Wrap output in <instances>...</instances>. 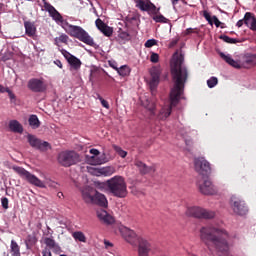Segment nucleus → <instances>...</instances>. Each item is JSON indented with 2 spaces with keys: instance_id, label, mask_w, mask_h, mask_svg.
<instances>
[{
  "instance_id": "obj_1",
  "label": "nucleus",
  "mask_w": 256,
  "mask_h": 256,
  "mask_svg": "<svg viewBox=\"0 0 256 256\" xmlns=\"http://www.w3.org/2000/svg\"><path fill=\"white\" fill-rule=\"evenodd\" d=\"M171 75L174 86L170 92V105L164 106L160 110L159 119L165 120L170 117L173 107L179 105L181 95L185 89L187 79H189V70L183 65V58L179 57L171 65Z\"/></svg>"
},
{
  "instance_id": "obj_2",
  "label": "nucleus",
  "mask_w": 256,
  "mask_h": 256,
  "mask_svg": "<svg viewBox=\"0 0 256 256\" xmlns=\"http://www.w3.org/2000/svg\"><path fill=\"white\" fill-rule=\"evenodd\" d=\"M229 233L215 227H202L200 229V240L207 246L209 251L215 249L220 256L229 255Z\"/></svg>"
},
{
  "instance_id": "obj_3",
  "label": "nucleus",
  "mask_w": 256,
  "mask_h": 256,
  "mask_svg": "<svg viewBox=\"0 0 256 256\" xmlns=\"http://www.w3.org/2000/svg\"><path fill=\"white\" fill-rule=\"evenodd\" d=\"M65 25V31L66 33H68V35H70V37L78 39V41L85 43V45L95 47V40H93V37H91V35H89V33L85 31L83 27L69 24V22H66Z\"/></svg>"
},
{
  "instance_id": "obj_4",
  "label": "nucleus",
  "mask_w": 256,
  "mask_h": 256,
  "mask_svg": "<svg viewBox=\"0 0 256 256\" xmlns=\"http://www.w3.org/2000/svg\"><path fill=\"white\" fill-rule=\"evenodd\" d=\"M107 187L114 197H118L119 199L127 197V183L123 176H114L107 180Z\"/></svg>"
},
{
  "instance_id": "obj_5",
  "label": "nucleus",
  "mask_w": 256,
  "mask_h": 256,
  "mask_svg": "<svg viewBox=\"0 0 256 256\" xmlns=\"http://www.w3.org/2000/svg\"><path fill=\"white\" fill-rule=\"evenodd\" d=\"M14 173H17L21 179H25L30 185H34V187H39L40 189H45V182L41 181L35 174L27 171L25 168L21 166H12Z\"/></svg>"
},
{
  "instance_id": "obj_6",
  "label": "nucleus",
  "mask_w": 256,
  "mask_h": 256,
  "mask_svg": "<svg viewBox=\"0 0 256 256\" xmlns=\"http://www.w3.org/2000/svg\"><path fill=\"white\" fill-rule=\"evenodd\" d=\"M58 163L62 167H71V165H77L81 163V156L76 151H62L58 154Z\"/></svg>"
},
{
  "instance_id": "obj_7",
  "label": "nucleus",
  "mask_w": 256,
  "mask_h": 256,
  "mask_svg": "<svg viewBox=\"0 0 256 256\" xmlns=\"http://www.w3.org/2000/svg\"><path fill=\"white\" fill-rule=\"evenodd\" d=\"M186 214L189 215V217H195L196 219H215V211L199 206L187 208Z\"/></svg>"
},
{
  "instance_id": "obj_8",
  "label": "nucleus",
  "mask_w": 256,
  "mask_h": 256,
  "mask_svg": "<svg viewBox=\"0 0 256 256\" xmlns=\"http://www.w3.org/2000/svg\"><path fill=\"white\" fill-rule=\"evenodd\" d=\"M136 9L148 13V15H157L161 8H158L151 0H134Z\"/></svg>"
},
{
  "instance_id": "obj_9",
  "label": "nucleus",
  "mask_w": 256,
  "mask_h": 256,
  "mask_svg": "<svg viewBox=\"0 0 256 256\" xmlns=\"http://www.w3.org/2000/svg\"><path fill=\"white\" fill-rule=\"evenodd\" d=\"M194 169L202 177H209L211 175V164L203 157L194 159Z\"/></svg>"
},
{
  "instance_id": "obj_10",
  "label": "nucleus",
  "mask_w": 256,
  "mask_h": 256,
  "mask_svg": "<svg viewBox=\"0 0 256 256\" xmlns=\"http://www.w3.org/2000/svg\"><path fill=\"white\" fill-rule=\"evenodd\" d=\"M230 207L236 215H241V216L247 215L249 211L245 201H243L241 198L235 195L231 196L230 198Z\"/></svg>"
},
{
  "instance_id": "obj_11",
  "label": "nucleus",
  "mask_w": 256,
  "mask_h": 256,
  "mask_svg": "<svg viewBox=\"0 0 256 256\" xmlns=\"http://www.w3.org/2000/svg\"><path fill=\"white\" fill-rule=\"evenodd\" d=\"M155 246L151 240L145 237H138V255L139 256H149V253H155Z\"/></svg>"
},
{
  "instance_id": "obj_12",
  "label": "nucleus",
  "mask_w": 256,
  "mask_h": 256,
  "mask_svg": "<svg viewBox=\"0 0 256 256\" xmlns=\"http://www.w3.org/2000/svg\"><path fill=\"white\" fill-rule=\"evenodd\" d=\"M26 139L30 147H32L33 149H37L38 151H47V149H51V145L49 144V142L42 141L33 134H27Z\"/></svg>"
},
{
  "instance_id": "obj_13",
  "label": "nucleus",
  "mask_w": 256,
  "mask_h": 256,
  "mask_svg": "<svg viewBox=\"0 0 256 256\" xmlns=\"http://www.w3.org/2000/svg\"><path fill=\"white\" fill-rule=\"evenodd\" d=\"M197 187L202 195H217V188L208 178L198 180Z\"/></svg>"
},
{
  "instance_id": "obj_14",
  "label": "nucleus",
  "mask_w": 256,
  "mask_h": 256,
  "mask_svg": "<svg viewBox=\"0 0 256 256\" xmlns=\"http://www.w3.org/2000/svg\"><path fill=\"white\" fill-rule=\"evenodd\" d=\"M42 4H40V7H42V11H47L49 13V16L55 21L56 23H63V16L57 9L54 8L51 3L47 2V0H41Z\"/></svg>"
},
{
  "instance_id": "obj_15",
  "label": "nucleus",
  "mask_w": 256,
  "mask_h": 256,
  "mask_svg": "<svg viewBox=\"0 0 256 256\" xmlns=\"http://www.w3.org/2000/svg\"><path fill=\"white\" fill-rule=\"evenodd\" d=\"M150 91L151 93H155L157 86L159 85V81L161 79V67L154 66L150 69Z\"/></svg>"
},
{
  "instance_id": "obj_16",
  "label": "nucleus",
  "mask_w": 256,
  "mask_h": 256,
  "mask_svg": "<svg viewBox=\"0 0 256 256\" xmlns=\"http://www.w3.org/2000/svg\"><path fill=\"white\" fill-rule=\"evenodd\" d=\"M119 231H120L123 239H125V241H127V243H130V245H135V243L138 242L139 236H137L135 231H133L125 226H121L119 228Z\"/></svg>"
},
{
  "instance_id": "obj_17",
  "label": "nucleus",
  "mask_w": 256,
  "mask_h": 256,
  "mask_svg": "<svg viewBox=\"0 0 256 256\" xmlns=\"http://www.w3.org/2000/svg\"><path fill=\"white\" fill-rule=\"evenodd\" d=\"M28 89L33 93H43L47 87L42 79L32 78L28 81Z\"/></svg>"
},
{
  "instance_id": "obj_18",
  "label": "nucleus",
  "mask_w": 256,
  "mask_h": 256,
  "mask_svg": "<svg viewBox=\"0 0 256 256\" xmlns=\"http://www.w3.org/2000/svg\"><path fill=\"white\" fill-rule=\"evenodd\" d=\"M97 193V190H95L91 186H86L81 190V195L84 203H87L88 205H92L93 199L95 198V195Z\"/></svg>"
},
{
  "instance_id": "obj_19",
  "label": "nucleus",
  "mask_w": 256,
  "mask_h": 256,
  "mask_svg": "<svg viewBox=\"0 0 256 256\" xmlns=\"http://www.w3.org/2000/svg\"><path fill=\"white\" fill-rule=\"evenodd\" d=\"M95 25L97 29L105 35V37H111V35H113V28L103 22L100 18L96 19Z\"/></svg>"
},
{
  "instance_id": "obj_20",
  "label": "nucleus",
  "mask_w": 256,
  "mask_h": 256,
  "mask_svg": "<svg viewBox=\"0 0 256 256\" xmlns=\"http://www.w3.org/2000/svg\"><path fill=\"white\" fill-rule=\"evenodd\" d=\"M135 166L137 167L141 175H148V173H155V171H157L155 165L147 166V164L143 163L140 160L135 161Z\"/></svg>"
},
{
  "instance_id": "obj_21",
  "label": "nucleus",
  "mask_w": 256,
  "mask_h": 256,
  "mask_svg": "<svg viewBox=\"0 0 256 256\" xmlns=\"http://www.w3.org/2000/svg\"><path fill=\"white\" fill-rule=\"evenodd\" d=\"M64 57L68 61L72 69H74L75 71L81 69V60L79 58L75 57L73 54L69 52H66V54H64Z\"/></svg>"
},
{
  "instance_id": "obj_22",
  "label": "nucleus",
  "mask_w": 256,
  "mask_h": 256,
  "mask_svg": "<svg viewBox=\"0 0 256 256\" xmlns=\"http://www.w3.org/2000/svg\"><path fill=\"white\" fill-rule=\"evenodd\" d=\"M97 217L100 219V221H102V223H105L106 225H113V223H115V218H113V216H111L105 210L97 211Z\"/></svg>"
},
{
  "instance_id": "obj_23",
  "label": "nucleus",
  "mask_w": 256,
  "mask_h": 256,
  "mask_svg": "<svg viewBox=\"0 0 256 256\" xmlns=\"http://www.w3.org/2000/svg\"><path fill=\"white\" fill-rule=\"evenodd\" d=\"M92 205H99V207H107V205H109V202L107 201V197H105V194H101L99 193V191L96 190V194H94Z\"/></svg>"
},
{
  "instance_id": "obj_24",
  "label": "nucleus",
  "mask_w": 256,
  "mask_h": 256,
  "mask_svg": "<svg viewBox=\"0 0 256 256\" xmlns=\"http://www.w3.org/2000/svg\"><path fill=\"white\" fill-rule=\"evenodd\" d=\"M25 33L28 37H35L37 35V27H35V23L31 21L24 22Z\"/></svg>"
},
{
  "instance_id": "obj_25",
  "label": "nucleus",
  "mask_w": 256,
  "mask_h": 256,
  "mask_svg": "<svg viewBox=\"0 0 256 256\" xmlns=\"http://www.w3.org/2000/svg\"><path fill=\"white\" fill-rule=\"evenodd\" d=\"M8 128L12 133H18L21 135L24 131L23 125L19 123L18 120H10L8 123Z\"/></svg>"
},
{
  "instance_id": "obj_26",
  "label": "nucleus",
  "mask_w": 256,
  "mask_h": 256,
  "mask_svg": "<svg viewBox=\"0 0 256 256\" xmlns=\"http://www.w3.org/2000/svg\"><path fill=\"white\" fill-rule=\"evenodd\" d=\"M44 243L46 244V248L50 251L52 250L54 253H59L61 251V247L57 242H55V239L46 237L44 238Z\"/></svg>"
},
{
  "instance_id": "obj_27",
  "label": "nucleus",
  "mask_w": 256,
  "mask_h": 256,
  "mask_svg": "<svg viewBox=\"0 0 256 256\" xmlns=\"http://www.w3.org/2000/svg\"><path fill=\"white\" fill-rule=\"evenodd\" d=\"M244 23L247 25V27H250L252 31H256V18L253 17L251 12H247L244 15Z\"/></svg>"
},
{
  "instance_id": "obj_28",
  "label": "nucleus",
  "mask_w": 256,
  "mask_h": 256,
  "mask_svg": "<svg viewBox=\"0 0 256 256\" xmlns=\"http://www.w3.org/2000/svg\"><path fill=\"white\" fill-rule=\"evenodd\" d=\"M90 153L91 155H94V156H91L89 160L91 165H103V163H105V160L101 158H97V156L100 154L99 150L92 148L90 149Z\"/></svg>"
},
{
  "instance_id": "obj_29",
  "label": "nucleus",
  "mask_w": 256,
  "mask_h": 256,
  "mask_svg": "<svg viewBox=\"0 0 256 256\" xmlns=\"http://www.w3.org/2000/svg\"><path fill=\"white\" fill-rule=\"evenodd\" d=\"M203 17L208 21L209 25H213L214 23L215 27H221V21H219V18H217V16L211 17V14L207 10L203 11Z\"/></svg>"
},
{
  "instance_id": "obj_30",
  "label": "nucleus",
  "mask_w": 256,
  "mask_h": 256,
  "mask_svg": "<svg viewBox=\"0 0 256 256\" xmlns=\"http://www.w3.org/2000/svg\"><path fill=\"white\" fill-rule=\"evenodd\" d=\"M28 123L32 129H39V127H41V122L35 114L30 115Z\"/></svg>"
},
{
  "instance_id": "obj_31",
  "label": "nucleus",
  "mask_w": 256,
  "mask_h": 256,
  "mask_svg": "<svg viewBox=\"0 0 256 256\" xmlns=\"http://www.w3.org/2000/svg\"><path fill=\"white\" fill-rule=\"evenodd\" d=\"M10 253L12 256H21V247L15 240H11Z\"/></svg>"
},
{
  "instance_id": "obj_32",
  "label": "nucleus",
  "mask_w": 256,
  "mask_h": 256,
  "mask_svg": "<svg viewBox=\"0 0 256 256\" xmlns=\"http://www.w3.org/2000/svg\"><path fill=\"white\" fill-rule=\"evenodd\" d=\"M61 43L67 45L69 43V36L67 34H61L59 37L54 38V45L60 47Z\"/></svg>"
},
{
  "instance_id": "obj_33",
  "label": "nucleus",
  "mask_w": 256,
  "mask_h": 256,
  "mask_svg": "<svg viewBox=\"0 0 256 256\" xmlns=\"http://www.w3.org/2000/svg\"><path fill=\"white\" fill-rule=\"evenodd\" d=\"M114 69L119 75H121V77H128L131 73V68L127 65L121 66L120 68L114 67Z\"/></svg>"
},
{
  "instance_id": "obj_34",
  "label": "nucleus",
  "mask_w": 256,
  "mask_h": 256,
  "mask_svg": "<svg viewBox=\"0 0 256 256\" xmlns=\"http://www.w3.org/2000/svg\"><path fill=\"white\" fill-rule=\"evenodd\" d=\"M220 57L221 59H224L228 63V65H231V67H236V68L239 67V63H237V61H235L229 55H225V53L221 52Z\"/></svg>"
},
{
  "instance_id": "obj_35",
  "label": "nucleus",
  "mask_w": 256,
  "mask_h": 256,
  "mask_svg": "<svg viewBox=\"0 0 256 256\" xmlns=\"http://www.w3.org/2000/svg\"><path fill=\"white\" fill-rule=\"evenodd\" d=\"M72 237L75 239V241H79L80 243H87V237L81 231L73 232Z\"/></svg>"
},
{
  "instance_id": "obj_36",
  "label": "nucleus",
  "mask_w": 256,
  "mask_h": 256,
  "mask_svg": "<svg viewBox=\"0 0 256 256\" xmlns=\"http://www.w3.org/2000/svg\"><path fill=\"white\" fill-rule=\"evenodd\" d=\"M219 39L224 41V43H229L230 45H235L237 43H242L243 42V41H241L239 39L231 38V37H229L227 35H220Z\"/></svg>"
},
{
  "instance_id": "obj_37",
  "label": "nucleus",
  "mask_w": 256,
  "mask_h": 256,
  "mask_svg": "<svg viewBox=\"0 0 256 256\" xmlns=\"http://www.w3.org/2000/svg\"><path fill=\"white\" fill-rule=\"evenodd\" d=\"M153 21H155V23H168L169 19H167L165 16H163V14H161V12H159L158 14H151Z\"/></svg>"
},
{
  "instance_id": "obj_38",
  "label": "nucleus",
  "mask_w": 256,
  "mask_h": 256,
  "mask_svg": "<svg viewBox=\"0 0 256 256\" xmlns=\"http://www.w3.org/2000/svg\"><path fill=\"white\" fill-rule=\"evenodd\" d=\"M99 175H105V177H109L110 175H113L114 170L111 167H105L98 169Z\"/></svg>"
},
{
  "instance_id": "obj_39",
  "label": "nucleus",
  "mask_w": 256,
  "mask_h": 256,
  "mask_svg": "<svg viewBox=\"0 0 256 256\" xmlns=\"http://www.w3.org/2000/svg\"><path fill=\"white\" fill-rule=\"evenodd\" d=\"M112 147H113L114 151H116V153H117L120 157H122V159H125V158L127 157V151L122 150L121 147H119V146H117V145H115V144H114Z\"/></svg>"
},
{
  "instance_id": "obj_40",
  "label": "nucleus",
  "mask_w": 256,
  "mask_h": 256,
  "mask_svg": "<svg viewBox=\"0 0 256 256\" xmlns=\"http://www.w3.org/2000/svg\"><path fill=\"white\" fill-rule=\"evenodd\" d=\"M217 83H219V80L215 76H212L210 79L207 80V85L209 89H213V87H215Z\"/></svg>"
},
{
  "instance_id": "obj_41",
  "label": "nucleus",
  "mask_w": 256,
  "mask_h": 256,
  "mask_svg": "<svg viewBox=\"0 0 256 256\" xmlns=\"http://www.w3.org/2000/svg\"><path fill=\"white\" fill-rule=\"evenodd\" d=\"M5 93H8V97L11 103H15L17 101V96L15 95V93H13V91H11V89H9V87H6Z\"/></svg>"
},
{
  "instance_id": "obj_42",
  "label": "nucleus",
  "mask_w": 256,
  "mask_h": 256,
  "mask_svg": "<svg viewBox=\"0 0 256 256\" xmlns=\"http://www.w3.org/2000/svg\"><path fill=\"white\" fill-rule=\"evenodd\" d=\"M118 37L122 39L123 41H130L131 40V35L128 34V32L125 31H120Z\"/></svg>"
},
{
  "instance_id": "obj_43",
  "label": "nucleus",
  "mask_w": 256,
  "mask_h": 256,
  "mask_svg": "<svg viewBox=\"0 0 256 256\" xmlns=\"http://www.w3.org/2000/svg\"><path fill=\"white\" fill-rule=\"evenodd\" d=\"M155 45H157V40L156 39H149L144 44L146 49H151V47H155Z\"/></svg>"
},
{
  "instance_id": "obj_44",
  "label": "nucleus",
  "mask_w": 256,
  "mask_h": 256,
  "mask_svg": "<svg viewBox=\"0 0 256 256\" xmlns=\"http://www.w3.org/2000/svg\"><path fill=\"white\" fill-rule=\"evenodd\" d=\"M36 242L37 240L35 239V236L28 235L25 244H26V247H29V245H35Z\"/></svg>"
},
{
  "instance_id": "obj_45",
  "label": "nucleus",
  "mask_w": 256,
  "mask_h": 256,
  "mask_svg": "<svg viewBox=\"0 0 256 256\" xmlns=\"http://www.w3.org/2000/svg\"><path fill=\"white\" fill-rule=\"evenodd\" d=\"M150 61L151 63H159V54L151 52Z\"/></svg>"
},
{
  "instance_id": "obj_46",
  "label": "nucleus",
  "mask_w": 256,
  "mask_h": 256,
  "mask_svg": "<svg viewBox=\"0 0 256 256\" xmlns=\"http://www.w3.org/2000/svg\"><path fill=\"white\" fill-rule=\"evenodd\" d=\"M98 99L101 102L102 107H104L105 109H109V102H107V100L103 99L101 95H98Z\"/></svg>"
},
{
  "instance_id": "obj_47",
  "label": "nucleus",
  "mask_w": 256,
  "mask_h": 256,
  "mask_svg": "<svg viewBox=\"0 0 256 256\" xmlns=\"http://www.w3.org/2000/svg\"><path fill=\"white\" fill-rule=\"evenodd\" d=\"M1 204L3 209H9V199L7 197L1 198Z\"/></svg>"
},
{
  "instance_id": "obj_48",
  "label": "nucleus",
  "mask_w": 256,
  "mask_h": 256,
  "mask_svg": "<svg viewBox=\"0 0 256 256\" xmlns=\"http://www.w3.org/2000/svg\"><path fill=\"white\" fill-rule=\"evenodd\" d=\"M42 256H52L51 250L49 248H45L42 250Z\"/></svg>"
},
{
  "instance_id": "obj_49",
  "label": "nucleus",
  "mask_w": 256,
  "mask_h": 256,
  "mask_svg": "<svg viewBox=\"0 0 256 256\" xmlns=\"http://www.w3.org/2000/svg\"><path fill=\"white\" fill-rule=\"evenodd\" d=\"M146 109H148V111H150V113H155V105L153 103L146 106Z\"/></svg>"
},
{
  "instance_id": "obj_50",
  "label": "nucleus",
  "mask_w": 256,
  "mask_h": 256,
  "mask_svg": "<svg viewBox=\"0 0 256 256\" xmlns=\"http://www.w3.org/2000/svg\"><path fill=\"white\" fill-rule=\"evenodd\" d=\"M48 187H53V189H57V182L49 181L47 182Z\"/></svg>"
},
{
  "instance_id": "obj_51",
  "label": "nucleus",
  "mask_w": 256,
  "mask_h": 256,
  "mask_svg": "<svg viewBox=\"0 0 256 256\" xmlns=\"http://www.w3.org/2000/svg\"><path fill=\"white\" fill-rule=\"evenodd\" d=\"M247 61L248 63H253V65H256V55H252Z\"/></svg>"
},
{
  "instance_id": "obj_52",
  "label": "nucleus",
  "mask_w": 256,
  "mask_h": 256,
  "mask_svg": "<svg viewBox=\"0 0 256 256\" xmlns=\"http://www.w3.org/2000/svg\"><path fill=\"white\" fill-rule=\"evenodd\" d=\"M54 63L57 65V67H59V69H63V63H61V60H56Z\"/></svg>"
},
{
  "instance_id": "obj_53",
  "label": "nucleus",
  "mask_w": 256,
  "mask_h": 256,
  "mask_svg": "<svg viewBox=\"0 0 256 256\" xmlns=\"http://www.w3.org/2000/svg\"><path fill=\"white\" fill-rule=\"evenodd\" d=\"M243 24H245V18L243 20H239L236 25L238 27H243Z\"/></svg>"
},
{
  "instance_id": "obj_54",
  "label": "nucleus",
  "mask_w": 256,
  "mask_h": 256,
  "mask_svg": "<svg viewBox=\"0 0 256 256\" xmlns=\"http://www.w3.org/2000/svg\"><path fill=\"white\" fill-rule=\"evenodd\" d=\"M104 245H105L106 248H107V247H112V246H113V243H111V242L105 240V241H104Z\"/></svg>"
},
{
  "instance_id": "obj_55",
  "label": "nucleus",
  "mask_w": 256,
  "mask_h": 256,
  "mask_svg": "<svg viewBox=\"0 0 256 256\" xmlns=\"http://www.w3.org/2000/svg\"><path fill=\"white\" fill-rule=\"evenodd\" d=\"M5 89H7V87L0 84V93H5Z\"/></svg>"
},
{
  "instance_id": "obj_56",
  "label": "nucleus",
  "mask_w": 256,
  "mask_h": 256,
  "mask_svg": "<svg viewBox=\"0 0 256 256\" xmlns=\"http://www.w3.org/2000/svg\"><path fill=\"white\" fill-rule=\"evenodd\" d=\"M98 189H100L101 191H103V189H105V184H98Z\"/></svg>"
},
{
  "instance_id": "obj_57",
  "label": "nucleus",
  "mask_w": 256,
  "mask_h": 256,
  "mask_svg": "<svg viewBox=\"0 0 256 256\" xmlns=\"http://www.w3.org/2000/svg\"><path fill=\"white\" fill-rule=\"evenodd\" d=\"M171 3L173 5V7H175V5H177V3H179V0H171Z\"/></svg>"
},
{
  "instance_id": "obj_58",
  "label": "nucleus",
  "mask_w": 256,
  "mask_h": 256,
  "mask_svg": "<svg viewBox=\"0 0 256 256\" xmlns=\"http://www.w3.org/2000/svg\"><path fill=\"white\" fill-rule=\"evenodd\" d=\"M219 27H220V29H225L227 26L225 25V23L221 22Z\"/></svg>"
},
{
  "instance_id": "obj_59",
  "label": "nucleus",
  "mask_w": 256,
  "mask_h": 256,
  "mask_svg": "<svg viewBox=\"0 0 256 256\" xmlns=\"http://www.w3.org/2000/svg\"><path fill=\"white\" fill-rule=\"evenodd\" d=\"M110 67H112V69H115V67H117V64L116 63H113V64L110 63Z\"/></svg>"
},
{
  "instance_id": "obj_60",
  "label": "nucleus",
  "mask_w": 256,
  "mask_h": 256,
  "mask_svg": "<svg viewBox=\"0 0 256 256\" xmlns=\"http://www.w3.org/2000/svg\"><path fill=\"white\" fill-rule=\"evenodd\" d=\"M57 196H58L59 198L63 197V192H58Z\"/></svg>"
}]
</instances>
